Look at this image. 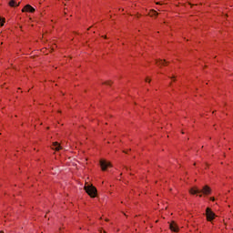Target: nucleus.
Returning <instances> with one entry per match:
<instances>
[{
  "mask_svg": "<svg viewBox=\"0 0 233 233\" xmlns=\"http://www.w3.org/2000/svg\"><path fill=\"white\" fill-rule=\"evenodd\" d=\"M147 82L150 83V80H148V78L146 79Z\"/></svg>",
  "mask_w": 233,
  "mask_h": 233,
  "instance_id": "15",
  "label": "nucleus"
},
{
  "mask_svg": "<svg viewBox=\"0 0 233 233\" xmlns=\"http://www.w3.org/2000/svg\"><path fill=\"white\" fill-rule=\"evenodd\" d=\"M0 233H5V231H0Z\"/></svg>",
  "mask_w": 233,
  "mask_h": 233,
  "instance_id": "17",
  "label": "nucleus"
},
{
  "mask_svg": "<svg viewBox=\"0 0 233 233\" xmlns=\"http://www.w3.org/2000/svg\"><path fill=\"white\" fill-rule=\"evenodd\" d=\"M112 82L110 81H107V82H105L104 85H111Z\"/></svg>",
  "mask_w": 233,
  "mask_h": 233,
  "instance_id": "12",
  "label": "nucleus"
},
{
  "mask_svg": "<svg viewBox=\"0 0 233 233\" xmlns=\"http://www.w3.org/2000/svg\"><path fill=\"white\" fill-rule=\"evenodd\" d=\"M104 233H106V231H104Z\"/></svg>",
  "mask_w": 233,
  "mask_h": 233,
  "instance_id": "18",
  "label": "nucleus"
},
{
  "mask_svg": "<svg viewBox=\"0 0 233 233\" xmlns=\"http://www.w3.org/2000/svg\"><path fill=\"white\" fill-rule=\"evenodd\" d=\"M22 12H31V14H33V12H35V9L34 7H32V5H26L23 9Z\"/></svg>",
  "mask_w": 233,
  "mask_h": 233,
  "instance_id": "5",
  "label": "nucleus"
},
{
  "mask_svg": "<svg viewBox=\"0 0 233 233\" xmlns=\"http://www.w3.org/2000/svg\"><path fill=\"white\" fill-rule=\"evenodd\" d=\"M85 190L86 194L90 196V198H96V196H97V188H96V187H94L93 185L87 184L86 186H85Z\"/></svg>",
  "mask_w": 233,
  "mask_h": 233,
  "instance_id": "2",
  "label": "nucleus"
},
{
  "mask_svg": "<svg viewBox=\"0 0 233 233\" xmlns=\"http://www.w3.org/2000/svg\"><path fill=\"white\" fill-rule=\"evenodd\" d=\"M53 150H61V145L57 142L53 143Z\"/></svg>",
  "mask_w": 233,
  "mask_h": 233,
  "instance_id": "7",
  "label": "nucleus"
},
{
  "mask_svg": "<svg viewBox=\"0 0 233 233\" xmlns=\"http://www.w3.org/2000/svg\"><path fill=\"white\" fill-rule=\"evenodd\" d=\"M0 23H1L0 25L4 26V25H5V18H1L0 17Z\"/></svg>",
  "mask_w": 233,
  "mask_h": 233,
  "instance_id": "10",
  "label": "nucleus"
},
{
  "mask_svg": "<svg viewBox=\"0 0 233 233\" xmlns=\"http://www.w3.org/2000/svg\"><path fill=\"white\" fill-rule=\"evenodd\" d=\"M212 192V189L208 186H204L202 189H199L198 187H192L189 190L190 194L196 195V194H204L205 196H208Z\"/></svg>",
  "mask_w": 233,
  "mask_h": 233,
  "instance_id": "1",
  "label": "nucleus"
},
{
  "mask_svg": "<svg viewBox=\"0 0 233 233\" xmlns=\"http://www.w3.org/2000/svg\"><path fill=\"white\" fill-rule=\"evenodd\" d=\"M157 66H165V65H167V61L166 60H157Z\"/></svg>",
  "mask_w": 233,
  "mask_h": 233,
  "instance_id": "8",
  "label": "nucleus"
},
{
  "mask_svg": "<svg viewBox=\"0 0 233 233\" xmlns=\"http://www.w3.org/2000/svg\"><path fill=\"white\" fill-rule=\"evenodd\" d=\"M151 15H157V12L156 10L151 11Z\"/></svg>",
  "mask_w": 233,
  "mask_h": 233,
  "instance_id": "11",
  "label": "nucleus"
},
{
  "mask_svg": "<svg viewBox=\"0 0 233 233\" xmlns=\"http://www.w3.org/2000/svg\"><path fill=\"white\" fill-rule=\"evenodd\" d=\"M199 198H203V195H202V194H199Z\"/></svg>",
  "mask_w": 233,
  "mask_h": 233,
  "instance_id": "16",
  "label": "nucleus"
},
{
  "mask_svg": "<svg viewBox=\"0 0 233 233\" xmlns=\"http://www.w3.org/2000/svg\"><path fill=\"white\" fill-rule=\"evenodd\" d=\"M100 167L102 170H106V168L112 167V164H110V162H107L106 160H100Z\"/></svg>",
  "mask_w": 233,
  "mask_h": 233,
  "instance_id": "4",
  "label": "nucleus"
},
{
  "mask_svg": "<svg viewBox=\"0 0 233 233\" xmlns=\"http://www.w3.org/2000/svg\"><path fill=\"white\" fill-rule=\"evenodd\" d=\"M100 233H103L102 231H100Z\"/></svg>",
  "mask_w": 233,
  "mask_h": 233,
  "instance_id": "19",
  "label": "nucleus"
},
{
  "mask_svg": "<svg viewBox=\"0 0 233 233\" xmlns=\"http://www.w3.org/2000/svg\"><path fill=\"white\" fill-rule=\"evenodd\" d=\"M210 200H211V201H216V198H214V197H211V198H210Z\"/></svg>",
  "mask_w": 233,
  "mask_h": 233,
  "instance_id": "13",
  "label": "nucleus"
},
{
  "mask_svg": "<svg viewBox=\"0 0 233 233\" xmlns=\"http://www.w3.org/2000/svg\"><path fill=\"white\" fill-rule=\"evenodd\" d=\"M206 216H207L208 221H212L216 218V214L212 212V209H210V208H208L206 209Z\"/></svg>",
  "mask_w": 233,
  "mask_h": 233,
  "instance_id": "3",
  "label": "nucleus"
},
{
  "mask_svg": "<svg viewBox=\"0 0 233 233\" xmlns=\"http://www.w3.org/2000/svg\"><path fill=\"white\" fill-rule=\"evenodd\" d=\"M169 228L170 230H172V232H177L179 230V228H177L176 222H171L169 225Z\"/></svg>",
  "mask_w": 233,
  "mask_h": 233,
  "instance_id": "6",
  "label": "nucleus"
},
{
  "mask_svg": "<svg viewBox=\"0 0 233 233\" xmlns=\"http://www.w3.org/2000/svg\"><path fill=\"white\" fill-rule=\"evenodd\" d=\"M156 5H162L160 2H157Z\"/></svg>",
  "mask_w": 233,
  "mask_h": 233,
  "instance_id": "14",
  "label": "nucleus"
},
{
  "mask_svg": "<svg viewBox=\"0 0 233 233\" xmlns=\"http://www.w3.org/2000/svg\"><path fill=\"white\" fill-rule=\"evenodd\" d=\"M19 5H21V3L15 4V0H11V1L9 2V6H12V7H14V6H19Z\"/></svg>",
  "mask_w": 233,
  "mask_h": 233,
  "instance_id": "9",
  "label": "nucleus"
}]
</instances>
